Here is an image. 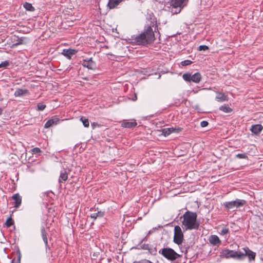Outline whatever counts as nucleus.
I'll list each match as a JSON object with an SVG mask.
<instances>
[{
	"instance_id": "nucleus-1",
	"label": "nucleus",
	"mask_w": 263,
	"mask_h": 263,
	"mask_svg": "<svg viewBox=\"0 0 263 263\" xmlns=\"http://www.w3.org/2000/svg\"><path fill=\"white\" fill-rule=\"evenodd\" d=\"M243 251H235L233 250H230L228 249L223 250L220 253V256L223 258H236L238 259H242L246 256H248L249 260H254L256 253L248 248H245L243 249Z\"/></svg>"
},
{
	"instance_id": "nucleus-2",
	"label": "nucleus",
	"mask_w": 263,
	"mask_h": 263,
	"mask_svg": "<svg viewBox=\"0 0 263 263\" xmlns=\"http://www.w3.org/2000/svg\"><path fill=\"white\" fill-rule=\"evenodd\" d=\"M183 218L182 225L186 230L198 229L199 223L197 221L196 213L187 211L183 214Z\"/></svg>"
},
{
	"instance_id": "nucleus-3",
	"label": "nucleus",
	"mask_w": 263,
	"mask_h": 263,
	"mask_svg": "<svg viewBox=\"0 0 263 263\" xmlns=\"http://www.w3.org/2000/svg\"><path fill=\"white\" fill-rule=\"evenodd\" d=\"M154 31L151 26H148L145 31L135 38L138 44H150L155 40Z\"/></svg>"
},
{
	"instance_id": "nucleus-4",
	"label": "nucleus",
	"mask_w": 263,
	"mask_h": 263,
	"mask_svg": "<svg viewBox=\"0 0 263 263\" xmlns=\"http://www.w3.org/2000/svg\"><path fill=\"white\" fill-rule=\"evenodd\" d=\"M159 253L164 257L170 260H174L180 256L173 249L170 248H164L159 251Z\"/></svg>"
},
{
	"instance_id": "nucleus-5",
	"label": "nucleus",
	"mask_w": 263,
	"mask_h": 263,
	"mask_svg": "<svg viewBox=\"0 0 263 263\" xmlns=\"http://www.w3.org/2000/svg\"><path fill=\"white\" fill-rule=\"evenodd\" d=\"M246 201L243 199H237L234 201H227L223 203V205L228 210L235 211L237 208L245 205Z\"/></svg>"
},
{
	"instance_id": "nucleus-6",
	"label": "nucleus",
	"mask_w": 263,
	"mask_h": 263,
	"mask_svg": "<svg viewBox=\"0 0 263 263\" xmlns=\"http://www.w3.org/2000/svg\"><path fill=\"white\" fill-rule=\"evenodd\" d=\"M187 0H171V12L172 14H177L180 12L181 8L183 6V4Z\"/></svg>"
},
{
	"instance_id": "nucleus-7",
	"label": "nucleus",
	"mask_w": 263,
	"mask_h": 263,
	"mask_svg": "<svg viewBox=\"0 0 263 263\" xmlns=\"http://www.w3.org/2000/svg\"><path fill=\"white\" fill-rule=\"evenodd\" d=\"M183 239V234L181 228L176 226L174 228V242L179 245L182 243Z\"/></svg>"
},
{
	"instance_id": "nucleus-8",
	"label": "nucleus",
	"mask_w": 263,
	"mask_h": 263,
	"mask_svg": "<svg viewBox=\"0 0 263 263\" xmlns=\"http://www.w3.org/2000/svg\"><path fill=\"white\" fill-rule=\"evenodd\" d=\"M82 65L89 69L93 70L96 68V65L91 58L88 60H84L82 62Z\"/></svg>"
},
{
	"instance_id": "nucleus-9",
	"label": "nucleus",
	"mask_w": 263,
	"mask_h": 263,
	"mask_svg": "<svg viewBox=\"0 0 263 263\" xmlns=\"http://www.w3.org/2000/svg\"><path fill=\"white\" fill-rule=\"evenodd\" d=\"M59 121L60 119L58 118L54 117L46 122L45 124L44 127L45 128H48L54 125H57L59 123Z\"/></svg>"
},
{
	"instance_id": "nucleus-10",
	"label": "nucleus",
	"mask_w": 263,
	"mask_h": 263,
	"mask_svg": "<svg viewBox=\"0 0 263 263\" xmlns=\"http://www.w3.org/2000/svg\"><path fill=\"white\" fill-rule=\"evenodd\" d=\"M263 129V126L260 124L252 125L250 130L255 135H258Z\"/></svg>"
},
{
	"instance_id": "nucleus-11",
	"label": "nucleus",
	"mask_w": 263,
	"mask_h": 263,
	"mask_svg": "<svg viewBox=\"0 0 263 263\" xmlns=\"http://www.w3.org/2000/svg\"><path fill=\"white\" fill-rule=\"evenodd\" d=\"M179 130L180 129H179L173 128H165L162 129V134L166 137L173 132H178Z\"/></svg>"
},
{
	"instance_id": "nucleus-12",
	"label": "nucleus",
	"mask_w": 263,
	"mask_h": 263,
	"mask_svg": "<svg viewBox=\"0 0 263 263\" xmlns=\"http://www.w3.org/2000/svg\"><path fill=\"white\" fill-rule=\"evenodd\" d=\"M76 53L75 50L73 49H64L63 51L62 54L68 59H70L71 56L74 55Z\"/></svg>"
},
{
	"instance_id": "nucleus-13",
	"label": "nucleus",
	"mask_w": 263,
	"mask_h": 263,
	"mask_svg": "<svg viewBox=\"0 0 263 263\" xmlns=\"http://www.w3.org/2000/svg\"><path fill=\"white\" fill-rule=\"evenodd\" d=\"M210 242L213 245H216L220 243V240L218 237L216 235H212L209 238Z\"/></svg>"
},
{
	"instance_id": "nucleus-14",
	"label": "nucleus",
	"mask_w": 263,
	"mask_h": 263,
	"mask_svg": "<svg viewBox=\"0 0 263 263\" xmlns=\"http://www.w3.org/2000/svg\"><path fill=\"white\" fill-rule=\"evenodd\" d=\"M29 39L26 36H19L17 35V45L26 44L29 42Z\"/></svg>"
},
{
	"instance_id": "nucleus-15",
	"label": "nucleus",
	"mask_w": 263,
	"mask_h": 263,
	"mask_svg": "<svg viewBox=\"0 0 263 263\" xmlns=\"http://www.w3.org/2000/svg\"><path fill=\"white\" fill-rule=\"evenodd\" d=\"M215 99L218 102H223L228 100L227 96L222 93H217Z\"/></svg>"
},
{
	"instance_id": "nucleus-16",
	"label": "nucleus",
	"mask_w": 263,
	"mask_h": 263,
	"mask_svg": "<svg viewBox=\"0 0 263 263\" xmlns=\"http://www.w3.org/2000/svg\"><path fill=\"white\" fill-rule=\"evenodd\" d=\"M122 0H109L108 6L110 8L112 9L115 8L119 4Z\"/></svg>"
},
{
	"instance_id": "nucleus-17",
	"label": "nucleus",
	"mask_w": 263,
	"mask_h": 263,
	"mask_svg": "<svg viewBox=\"0 0 263 263\" xmlns=\"http://www.w3.org/2000/svg\"><path fill=\"white\" fill-rule=\"evenodd\" d=\"M201 78V74L197 72L193 75H192L191 81L195 83H198L200 82Z\"/></svg>"
},
{
	"instance_id": "nucleus-18",
	"label": "nucleus",
	"mask_w": 263,
	"mask_h": 263,
	"mask_svg": "<svg viewBox=\"0 0 263 263\" xmlns=\"http://www.w3.org/2000/svg\"><path fill=\"white\" fill-rule=\"evenodd\" d=\"M219 110L225 113H229L232 111V109L228 105L224 104L219 107Z\"/></svg>"
},
{
	"instance_id": "nucleus-19",
	"label": "nucleus",
	"mask_w": 263,
	"mask_h": 263,
	"mask_svg": "<svg viewBox=\"0 0 263 263\" xmlns=\"http://www.w3.org/2000/svg\"><path fill=\"white\" fill-rule=\"evenodd\" d=\"M29 94V91L26 89L17 88V96H25Z\"/></svg>"
},
{
	"instance_id": "nucleus-20",
	"label": "nucleus",
	"mask_w": 263,
	"mask_h": 263,
	"mask_svg": "<svg viewBox=\"0 0 263 263\" xmlns=\"http://www.w3.org/2000/svg\"><path fill=\"white\" fill-rule=\"evenodd\" d=\"M41 233L43 240L45 243V244L47 246L48 243V240L47 237V233L46 232L45 229L44 227H42L41 229Z\"/></svg>"
},
{
	"instance_id": "nucleus-21",
	"label": "nucleus",
	"mask_w": 263,
	"mask_h": 263,
	"mask_svg": "<svg viewBox=\"0 0 263 263\" xmlns=\"http://www.w3.org/2000/svg\"><path fill=\"white\" fill-rule=\"evenodd\" d=\"M5 225L7 228H10L13 226L14 229H15L14 221L11 217H9L7 219L5 222Z\"/></svg>"
},
{
	"instance_id": "nucleus-22",
	"label": "nucleus",
	"mask_w": 263,
	"mask_h": 263,
	"mask_svg": "<svg viewBox=\"0 0 263 263\" xmlns=\"http://www.w3.org/2000/svg\"><path fill=\"white\" fill-rule=\"evenodd\" d=\"M137 125V123L135 122H124L122 124V126L126 128H130L136 126Z\"/></svg>"
},
{
	"instance_id": "nucleus-23",
	"label": "nucleus",
	"mask_w": 263,
	"mask_h": 263,
	"mask_svg": "<svg viewBox=\"0 0 263 263\" xmlns=\"http://www.w3.org/2000/svg\"><path fill=\"white\" fill-rule=\"evenodd\" d=\"M104 213L103 212L99 211L97 213H93L91 214L90 217L94 219H96L97 217H102Z\"/></svg>"
},
{
	"instance_id": "nucleus-24",
	"label": "nucleus",
	"mask_w": 263,
	"mask_h": 263,
	"mask_svg": "<svg viewBox=\"0 0 263 263\" xmlns=\"http://www.w3.org/2000/svg\"><path fill=\"white\" fill-rule=\"evenodd\" d=\"M23 7L26 10H28V11H34V9L33 8V7L32 6V5L30 3H25L24 4H23Z\"/></svg>"
},
{
	"instance_id": "nucleus-25",
	"label": "nucleus",
	"mask_w": 263,
	"mask_h": 263,
	"mask_svg": "<svg viewBox=\"0 0 263 263\" xmlns=\"http://www.w3.org/2000/svg\"><path fill=\"white\" fill-rule=\"evenodd\" d=\"M67 178L68 175L66 172L61 173L59 178V182H61L62 181H65Z\"/></svg>"
},
{
	"instance_id": "nucleus-26",
	"label": "nucleus",
	"mask_w": 263,
	"mask_h": 263,
	"mask_svg": "<svg viewBox=\"0 0 263 263\" xmlns=\"http://www.w3.org/2000/svg\"><path fill=\"white\" fill-rule=\"evenodd\" d=\"M80 121L83 123V125L85 127H88L89 126V122L88 119L82 117L80 119Z\"/></svg>"
},
{
	"instance_id": "nucleus-27",
	"label": "nucleus",
	"mask_w": 263,
	"mask_h": 263,
	"mask_svg": "<svg viewBox=\"0 0 263 263\" xmlns=\"http://www.w3.org/2000/svg\"><path fill=\"white\" fill-rule=\"evenodd\" d=\"M183 78L184 80L187 81H191L192 75L189 73H185L183 75Z\"/></svg>"
},
{
	"instance_id": "nucleus-28",
	"label": "nucleus",
	"mask_w": 263,
	"mask_h": 263,
	"mask_svg": "<svg viewBox=\"0 0 263 263\" xmlns=\"http://www.w3.org/2000/svg\"><path fill=\"white\" fill-rule=\"evenodd\" d=\"M9 65V63L7 61H5L0 63V68H6Z\"/></svg>"
},
{
	"instance_id": "nucleus-29",
	"label": "nucleus",
	"mask_w": 263,
	"mask_h": 263,
	"mask_svg": "<svg viewBox=\"0 0 263 263\" xmlns=\"http://www.w3.org/2000/svg\"><path fill=\"white\" fill-rule=\"evenodd\" d=\"M236 157L239 159H247L248 156L245 153L238 154L236 155Z\"/></svg>"
},
{
	"instance_id": "nucleus-30",
	"label": "nucleus",
	"mask_w": 263,
	"mask_h": 263,
	"mask_svg": "<svg viewBox=\"0 0 263 263\" xmlns=\"http://www.w3.org/2000/svg\"><path fill=\"white\" fill-rule=\"evenodd\" d=\"M133 263H154L147 259H142L139 261H135Z\"/></svg>"
},
{
	"instance_id": "nucleus-31",
	"label": "nucleus",
	"mask_w": 263,
	"mask_h": 263,
	"mask_svg": "<svg viewBox=\"0 0 263 263\" xmlns=\"http://www.w3.org/2000/svg\"><path fill=\"white\" fill-rule=\"evenodd\" d=\"M198 49L199 51H205L209 49V47L206 45H200L198 47Z\"/></svg>"
},
{
	"instance_id": "nucleus-32",
	"label": "nucleus",
	"mask_w": 263,
	"mask_h": 263,
	"mask_svg": "<svg viewBox=\"0 0 263 263\" xmlns=\"http://www.w3.org/2000/svg\"><path fill=\"white\" fill-rule=\"evenodd\" d=\"M37 106L38 110H41V111L43 110L46 107V105L42 103H39L37 104Z\"/></svg>"
},
{
	"instance_id": "nucleus-33",
	"label": "nucleus",
	"mask_w": 263,
	"mask_h": 263,
	"mask_svg": "<svg viewBox=\"0 0 263 263\" xmlns=\"http://www.w3.org/2000/svg\"><path fill=\"white\" fill-rule=\"evenodd\" d=\"M191 63H192V61H191L190 60H185L181 62V65L182 66H186V65H190Z\"/></svg>"
},
{
	"instance_id": "nucleus-34",
	"label": "nucleus",
	"mask_w": 263,
	"mask_h": 263,
	"mask_svg": "<svg viewBox=\"0 0 263 263\" xmlns=\"http://www.w3.org/2000/svg\"><path fill=\"white\" fill-rule=\"evenodd\" d=\"M12 198L14 200V207L16 208V194H13L12 196Z\"/></svg>"
},
{
	"instance_id": "nucleus-35",
	"label": "nucleus",
	"mask_w": 263,
	"mask_h": 263,
	"mask_svg": "<svg viewBox=\"0 0 263 263\" xmlns=\"http://www.w3.org/2000/svg\"><path fill=\"white\" fill-rule=\"evenodd\" d=\"M208 122L206 121H202L200 123V125L202 127H205L208 125Z\"/></svg>"
},
{
	"instance_id": "nucleus-36",
	"label": "nucleus",
	"mask_w": 263,
	"mask_h": 263,
	"mask_svg": "<svg viewBox=\"0 0 263 263\" xmlns=\"http://www.w3.org/2000/svg\"><path fill=\"white\" fill-rule=\"evenodd\" d=\"M32 152L34 154H37L41 152V149L39 148L35 147L32 149Z\"/></svg>"
},
{
	"instance_id": "nucleus-37",
	"label": "nucleus",
	"mask_w": 263,
	"mask_h": 263,
	"mask_svg": "<svg viewBox=\"0 0 263 263\" xmlns=\"http://www.w3.org/2000/svg\"><path fill=\"white\" fill-rule=\"evenodd\" d=\"M229 232L228 229L227 228H223L221 231V234L223 235L227 234Z\"/></svg>"
},
{
	"instance_id": "nucleus-38",
	"label": "nucleus",
	"mask_w": 263,
	"mask_h": 263,
	"mask_svg": "<svg viewBox=\"0 0 263 263\" xmlns=\"http://www.w3.org/2000/svg\"><path fill=\"white\" fill-rule=\"evenodd\" d=\"M22 197L17 194V208L21 204Z\"/></svg>"
},
{
	"instance_id": "nucleus-39",
	"label": "nucleus",
	"mask_w": 263,
	"mask_h": 263,
	"mask_svg": "<svg viewBox=\"0 0 263 263\" xmlns=\"http://www.w3.org/2000/svg\"><path fill=\"white\" fill-rule=\"evenodd\" d=\"M21 260V254L18 250H17V262L20 263Z\"/></svg>"
},
{
	"instance_id": "nucleus-40",
	"label": "nucleus",
	"mask_w": 263,
	"mask_h": 263,
	"mask_svg": "<svg viewBox=\"0 0 263 263\" xmlns=\"http://www.w3.org/2000/svg\"><path fill=\"white\" fill-rule=\"evenodd\" d=\"M97 125V123H96L93 122V123H91V126L93 129H94Z\"/></svg>"
},
{
	"instance_id": "nucleus-41",
	"label": "nucleus",
	"mask_w": 263,
	"mask_h": 263,
	"mask_svg": "<svg viewBox=\"0 0 263 263\" xmlns=\"http://www.w3.org/2000/svg\"><path fill=\"white\" fill-rule=\"evenodd\" d=\"M2 112H3V109L0 108V115L2 114Z\"/></svg>"
},
{
	"instance_id": "nucleus-42",
	"label": "nucleus",
	"mask_w": 263,
	"mask_h": 263,
	"mask_svg": "<svg viewBox=\"0 0 263 263\" xmlns=\"http://www.w3.org/2000/svg\"><path fill=\"white\" fill-rule=\"evenodd\" d=\"M11 263H15V259L14 258L13 260H12Z\"/></svg>"
},
{
	"instance_id": "nucleus-43",
	"label": "nucleus",
	"mask_w": 263,
	"mask_h": 263,
	"mask_svg": "<svg viewBox=\"0 0 263 263\" xmlns=\"http://www.w3.org/2000/svg\"><path fill=\"white\" fill-rule=\"evenodd\" d=\"M17 32H18V31H19V32H20V31H21L22 30H21V29H20V28L17 27Z\"/></svg>"
},
{
	"instance_id": "nucleus-44",
	"label": "nucleus",
	"mask_w": 263,
	"mask_h": 263,
	"mask_svg": "<svg viewBox=\"0 0 263 263\" xmlns=\"http://www.w3.org/2000/svg\"><path fill=\"white\" fill-rule=\"evenodd\" d=\"M134 100H136L137 99V97L136 96L135 98H134Z\"/></svg>"
},
{
	"instance_id": "nucleus-45",
	"label": "nucleus",
	"mask_w": 263,
	"mask_h": 263,
	"mask_svg": "<svg viewBox=\"0 0 263 263\" xmlns=\"http://www.w3.org/2000/svg\"><path fill=\"white\" fill-rule=\"evenodd\" d=\"M134 100H136L137 99V97L136 96L135 98H134Z\"/></svg>"
},
{
	"instance_id": "nucleus-46",
	"label": "nucleus",
	"mask_w": 263,
	"mask_h": 263,
	"mask_svg": "<svg viewBox=\"0 0 263 263\" xmlns=\"http://www.w3.org/2000/svg\"><path fill=\"white\" fill-rule=\"evenodd\" d=\"M14 95H15V96H16V91H15V92H14Z\"/></svg>"
},
{
	"instance_id": "nucleus-47",
	"label": "nucleus",
	"mask_w": 263,
	"mask_h": 263,
	"mask_svg": "<svg viewBox=\"0 0 263 263\" xmlns=\"http://www.w3.org/2000/svg\"><path fill=\"white\" fill-rule=\"evenodd\" d=\"M13 234H14V236H15V232H13Z\"/></svg>"
}]
</instances>
